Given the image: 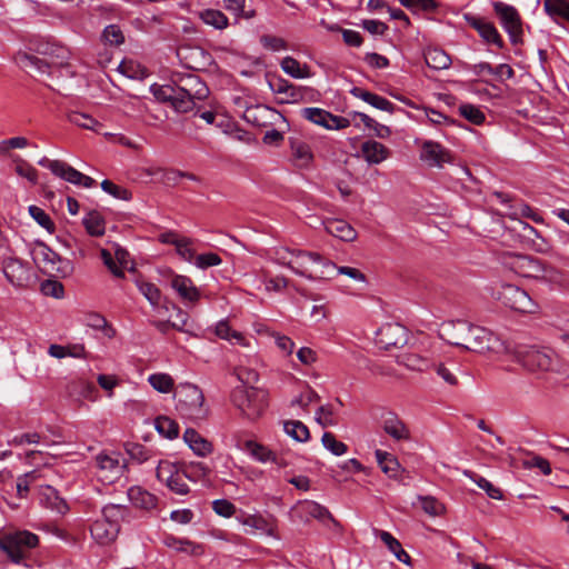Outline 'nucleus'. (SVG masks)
Listing matches in <instances>:
<instances>
[{
    "instance_id": "nucleus-18",
    "label": "nucleus",
    "mask_w": 569,
    "mask_h": 569,
    "mask_svg": "<svg viewBox=\"0 0 569 569\" xmlns=\"http://www.w3.org/2000/svg\"><path fill=\"white\" fill-rule=\"evenodd\" d=\"M381 428L396 441L409 440L410 431L405 422L395 413L389 412L381 420Z\"/></svg>"
},
{
    "instance_id": "nucleus-36",
    "label": "nucleus",
    "mask_w": 569,
    "mask_h": 569,
    "mask_svg": "<svg viewBox=\"0 0 569 569\" xmlns=\"http://www.w3.org/2000/svg\"><path fill=\"white\" fill-rule=\"evenodd\" d=\"M16 60L23 69H36L41 73H44L50 69V63L48 61L26 52L18 53Z\"/></svg>"
},
{
    "instance_id": "nucleus-58",
    "label": "nucleus",
    "mask_w": 569,
    "mask_h": 569,
    "mask_svg": "<svg viewBox=\"0 0 569 569\" xmlns=\"http://www.w3.org/2000/svg\"><path fill=\"white\" fill-rule=\"evenodd\" d=\"M154 98L161 102H170L172 104L177 88L171 86H157L153 84L150 88Z\"/></svg>"
},
{
    "instance_id": "nucleus-28",
    "label": "nucleus",
    "mask_w": 569,
    "mask_h": 569,
    "mask_svg": "<svg viewBox=\"0 0 569 569\" xmlns=\"http://www.w3.org/2000/svg\"><path fill=\"white\" fill-rule=\"evenodd\" d=\"M375 456L383 473H386L389 478H397L400 470V463L398 459L393 455L380 449L375 451Z\"/></svg>"
},
{
    "instance_id": "nucleus-40",
    "label": "nucleus",
    "mask_w": 569,
    "mask_h": 569,
    "mask_svg": "<svg viewBox=\"0 0 569 569\" xmlns=\"http://www.w3.org/2000/svg\"><path fill=\"white\" fill-rule=\"evenodd\" d=\"M157 431L168 439H173L179 433V426L168 417H158L154 421Z\"/></svg>"
},
{
    "instance_id": "nucleus-17",
    "label": "nucleus",
    "mask_w": 569,
    "mask_h": 569,
    "mask_svg": "<svg viewBox=\"0 0 569 569\" xmlns=\"http://www.w3.org/2000/svg\"><path fill=\"white\" fill-rule=\"evenodd\" d=\"M378 339L386 349L402 347L407 343L408 332L407 329L399 323H387L379 329Z\"/></svg>"
},
{
    "instance_id": "nucleus-14",
    "label": "nucleus",
    "mask_w": 569,
    "mask_h": 569,
    "mask_svg": "<svg viewBox=\"0 0 569 569\" xmlns=\"http://www.w3.org/2000/svg\"><path fill=\"white\" fill-rule=\"evenodd\" d=\"M293 512L296 517H298L301 521H309V519L313 518L321 522L332 521L336 522L332 518L330 511L321 506L320 503L312 500L299 501L293 507Z\"/></svg>"
},
{
    "instance_id": "nucleus-9",
    "label": "nucleus",
    "mask_w": 569,
    "mask_h": 569,
    "mask_svg": "<svg viewBox=\"0 0 569 569\" xmlns=\"http://www.w3.org/2000/svg\"><path fill=\"white\" fill-rule=\"evenodd\" d=\"M498 300H500L506 307L525 313L536 312L538 306L532 298L523 289L505 283L501 286L497 293Z\"/></svg>"
},
{
    "instance_id": "nucleus-49",
    "label": "nucleus",
    "mask_w": 569,
    "mask_h": 569,
    "mask_svg": "<svg viewBox=\"0 0 569 569\" xmlns=\"http://www.w3.org/2000/svg\"><path fill=\"white\" fill-rule=\"evenodd\" d=\"M68 120L78 127L94 130L96 126L99 124L98 121L92 118L90 114L71 111L68 113Z\"/></svg>"
},
{
    "instance_id": "nucleus-8",
    "label": "nucleus",
    "mask_w": 569,
    "mask_h": 569,
    "mask_svg": "<svg viewBox=\"0 0 569 569\" xmlns=\"http://www.w3.org/2000/svg\"><path fill=\"white\" fill-rule=\"evenodd\" d=\"M515 267L521 276L527 278L541 279L549 283L561 281V273L558 270L530 256L517 257Z\"/></svg>"
},
{
    "instance_id": "nucleus-19",
    "label": "nucleus",
    "mask_w": 569,
    "mask_h": 569,
    "mask_svg": "<svg viewBox=\"0 0 569 569\" xmlns=\"http://www.w3.org/2000/svg\"><path fill=\"white\" fill-rule=\"evenodd\" d=\"M2 269L7 280L13 286H22L28 280V268L17 258L4 259Z\"/></svg>"
},
{
    "instance_id": "nucleus-15",
    "label": "nucleus",
    "mask_w": 569,
    "mask_h": 569,
    "mask_svg": "<svg viewBox=\"0 0 569 569\" xmlns=\"http://www.w3.org/2000/svg\"><path fill=\"white\" fill-rule=\"evenodd\" d=\"M466 21L488 44H493L499 49L503 48V40L492 22L471 14H466Z\"/></svg>"
},
{
    "instance_id": "nucleus-21",
    "label": "nucleus",
    "mask_w": 569,
    "mask_h": 569,
    "mask_svg": "<svg viewBox=\"0 0 569 569\" xmlns=\"http://www.w3.org/2000/svg\"><path fill=\"white\" fill-rule=\"evenodd\" d=\"M178 87L194 100H204L209 96L207 84L194 74H187L182 77Z\"/></svg>"
},
{
    "instance_id": "nucleus-10",
    "label": "nucleus",
    "mask_w": 569,
    "mask_h": 569,
    "mask_svg": "<svg viewBox=\"0 0 569 569\" xmlns=\"http://www.w3.org/2000/svg\"><path fill=\"white\" fill-rule=\"evenodd\" d=\"M493 10L500 24L508 33L511 43L519 44L522 42V22L518 10L505 2H493Z\"/></svg>"
},
{
    "instance_id": "nucleus-26",
    "label": "nucleus",
    "mask_w": 569,
    "mask_h": 569,
    "mask_svg": "<svg viewBox=\"0 0 569 569\" xmlns=\"http://www.w3.org/2000/svg\"><path fill=\"white\" fill-rule=\"evenodd\" d=\"M325 229L331 236L343 241H353L357 238V231L353 227L341 219H329L325 221Z\"/></svg>"
},
{
    "instance_id": "nucleus-27",
    "label": "nucleus",
    "mask_w": 569,
    "mask_h": 569,
    "mask_svg": "<svg viewBox=\"0 0 569 569\" xmlns=\"http://www.w3.org/2000/svg\"><path fill=\"white\" fill-rule=\"evenodd\" d=\"M162 543L166 547L176 550L177 552H183L193 556L202 553V548L200 545H197L188 539L174 537L173 535H164L162 537Z\"/></svg>"
},
{
    "instance_id": "nucleus-31",
    "label": "nucleus",
    "mask_w": 569,
    "mask_h": 569,
    "mask_svg": "<svg viewBox=\"0 0 569 569\" xmlns=\"http://www.w3.org/2000/svg\"><path fill=\"white\" fill-rule=\"evenodd\" d=\"M281 69L291 78L306 79L311 77L310 69L307 64H301L297 59L292 57H284L281 60Z\"/></svg>"
},
{
    "instance_id": "nucleus-6",
    "label": "nucleus",
    "mask_w": 569,
    "mask_h": 569,
    "mask_svg": "<svg viewBox=\"0 0 569 569\" xmlns=\"http://www.w3.org/2000/svg\"><path fill=\"white\" fill-rule=\"evenodd\" d=\"M39 543V537L28 530L4 532L0 538V550L3 551L13 563H21L27 552Z\"/></svg>"
},
{
    "instance_id": "nucleus-39",
    "label": "nucleus",
    "mask_w": 569,
    "mask_h": 569,
    "mask_svg": "<svg viewBox=\"0 0 569 569\" xmlns=\"http://www.w3.org/2000/svg\"><path fill=\"white\" fill-rule=\"evenodd\" d=\"M465 475L470 478L480 489L485 490L488 497L491 499L500 500L502 499V492L499 488L495 487L489 480L486 478L466 470Z\"/></svg>"
},
{
    "instance_id": "nucleus-60",
    "label": "nucleus",
    "mask_w": 569,
    "mask_h": 569,
    "mask_svg": "<svg viewBox=\"0 0 569 569\" xmlns=\"http://www.w3.org/2000/svg\"><path fill=\"white\" fill-rule=\"evenodd\" d=\"M269 111L268 108L262 106H256L247 108L243 113V119L253 126L261 127L264 122L261 120V114L267 113Z\"/></svg>"
},
{
    "instance_id": "nucleus-47",
    "label": "nucleus",
    "mask_w": 569,
    "mask_h": 569,
    "mask_svg": "<svg viewBox=\"0 0 569 569\" xmlns=\"http://www.w3.org/2000/svg\"><path fill=\"white\" fill-rule=\"evenodd\" d=\"M179 472V468L168 460H160L156 469L158 480L164 483H168Z\"/></svg>"
},
{
    "instance_id": "nucleus-24",
    "label": "nucleus",
    "mask_w": 569,
    "mask_h": 569,
    "mask_svg": "<svg viewBox=\"0 0 569 569\" xmlns=\"http://www.w3.org/2000/svg\"><path fill=\"white\" fill-rule=\"evenodd\" d=\"M183 440L189 448L199 457H207L213 450V446L210 441L203 438L194 429L188 428L183 433Z\"/></svg>"
},
{
    "instance_id": "nucleus-42",
    "label": "nucleus",
    "mask_w": 569,
    "mask_h": 569,
    "mask_svg": "<svg viewBox=\"0 0 569 569\" xmlns=\"http://www.w3.org/2000/svg\"><path fill=\"white\" fill-rule=\"evenodd\" d=\"M137 287L152 307H158L160 305L161 291L156 284L138 280Z\"/></svg>"
},
{
    "instance_id": "nucleus-16",
    "label": "nucleus",
    "mask_w": 569,
    "mask_h": 569,
    "mask_svg": "<svg viewBox=\"0 0 569 569\" xmlns=\"http://www.w3.org/2000/svg\"><path fill=\"white\" fill-rule=\"evenodd\" d=\"M420 159L430 167H442L443 163L451 162L452 160L448 149L431 140L422 143Z\"/></svg>"
},
{
    "instance_id": "nucleus-61",
    "label": "nucleus",
    "mask_w": 569,
    "mask_h": 569,
    "mask_svg": "<svg viewBox=\"0 0 569 569\" xmlns=\"http://www.w3.org/2000/svg\"><path fill=\"white\" fill-rule=\"evenodd\" d=\"M319 400L318 393L311 388L307 387L301 393L291 401V406H299L302 409H307L309 405Z\"/></svg>"
},
{
    "instance_id": "nucleus-51",
    "label": "nucleus",
    "mask_w": 569,
    "mask_h": 569,
    "mask_svg": "<svg viewBox=\"0 0 569 569\" xmlns=\"http://www.w3.org/2000/svg\"><path fill=\"white\" fill-rule=\"evenodd\" d=\"M101 189L104 192L111 194L116 199L128 201V200H130L132 198V194H131V192L128 189H126V188H123L121 186H118V184H116L112 181L107 180V179L101 182Z\"/></svg>"
},
{
    "instance_id": "nucleus-44",
    "label": "nucleus",
    "mask_w": 569,
    "mask_h": 569,
    "mask_svg": "<svg viewBox=\"0 0 569 569\" xmlns=\"http://www.w3.org/2000/svg\"><path fill=\"white\" fill-rule=\"evenodd\" d=\"M149 383L159 392L168 393L173 389V379L168 373H153L148 378Z\"/></svg>"
},
{
    "instance_id": "nucleus-33",
    "label": "nucleus",
    "mask_w": 569,
    "mask_h": 569,
    "mask_svg": "<svg viewBox=\"0 0 569 569\" xmlns=\"http://www.w3.org/2000/svg\"><path fill=\"white\" fill-rule=\"evenodd\" d=\"M214 332L220 339L234 341V343L242 347L249 346V341L246 337L241 332L232 330L227 320L219 321L216 326Z\"/></svg>"
},
{
    "instance_id": "nucleus-25",
    "label": "nucleus",
    "mask_w": 569,
    "mask_h": 569,
    "mask_svg": "<svg viewBox=\"0 0 569 569\" xmlns=\"http://www.w3.org/2000/svg\"><path fill=\"white\" fill-rule=\"evenodd\" d=\"M56 176L72 184L84 188H91L96 184L94 179L83 174L82 172L78 171L77 169H74L64 161H62L61 167L59 168Z\"/></svg>"
},
{
    "instance_id": "nucleus-54",
    "label": "nucleus",
    "mask_w": 569,
    "mask_h": 569,
    "mask_svg": "<svg viewBox=\"0 0 569 569\" xmlns=\"http://www.w3.org/2000/svg\"><path fill=\"white\" fill-rule=\"evenodd\" d=\"M222 262V259L218 253L214 252H206L201 254H197L193 264L202 270H206L210 267L219 266Z\"/></svg>"
},
{
    "instance_id": "nucleus-34",
    "label": "nucleus",
    "mask_w": 569,
    "mask_h": 569,
    "mask_svg": "<svg viewBox=\"0 0 569 569\" xmlns=\"http://www.w3.org/2000/svg\"><path fill=\"white\" fill-rule=\"evenodd\" d=\"M87 232L92 237H101L106 231V221L103 217L97 212H89L82 220Z\"/></svg>"
},
{
    "instance_id": "nucleus-22",
    "label": "nucleus",
    "mask_w": 569,
    "mask_h": 569,
    "mask_svg": "<svg viewBox=\"0 0 569 569\" xmlns=\"http://www.w3.org/2000/svg\"><path fill=\"white\" fill-rule=\"evenodd\" d=\"M350 93L353 97L359 98L362 101L369 103L370 106H372L376 109H379V110H382V111H386L389 113H393L396 110V106L391 101H389L385 97L372 93L362 88L355 87L350 90Z\"/></svg>"
},
{
    "instance_id": "nucleus-55",
    "label": "nucleus",
    "mask_w": 569,
    "mask_h": 569,
    "mask_svg": "<svg viewBox=\"0 0 569 569\" xmlns=\"http://www.w3.org/2000/svg\"><path fill=\"white\" fill-rule=\"evenodd\" d=\"M183 472L188 479L196 481L204 478L210 472V469L202 462H191L184 467Z\"/></svg>"
},
{
    "instance_id": "nucleus-43",
    "label": "nucleus",
    "mask_w": 569,
    "mask_h": 569,
    "mask_svg": "<svg viewBox=\"0 0 569 569\" xmlns=\"http://www.w3.org/2000/svg\"><path fill=\"white\" fill-rule=\"evenodd\" d=\"M171 106L177 112L187 113L193 110L196 103L192 97L184 93L179 87H177V92Z\"/></svg>"
},
{
    "instance_id": "nucleus-4",
    "label": "nucleus",
    "mask_w": 569,
    "mask_h": 569,
    "mask_svg": "<svg viewBox=\"0 0 569 569\" xmlns=\"http://www.w3.org/2000/svg\"><path fill=\"white\" fill-rule=\"evenodd\" d=\"M177 399L176 409L179 415L188 420L199 422L207 419L209 409L204 405L202 391L192 383H180L174 392Z\"/></svg>"
},
{
    "instance_id": "nucleus-56",
    "label": "nucleus",
    "mask_w": 569,
    "mask_h": 569,
    "mask_svg": "<svg viewBox=\"0 0 569 569\" xmlns=\"http://www.w3.org/2000/svg\"><path fill=\"white\" fill-rule=\"evenodd\" d=\"M177 253L186 261L193 263L196 251L192 248V240L182 237L176 246Z\"/></svg>"
},
{
    "instance_id": "nucleus-53",
    "label": "nucleus",
    "mask_w": 569,
    "mask_h": 569,
    "mask_svg": "<svg viewBox=\"0 0 569 569\" xmlns=\"http://www.w3.org/2000/svg\"><path fill=\"white\" fill-rule=\"evenodd\" d=\"M402 363L411 370L427 371L431 369L432 362L419 355H407L403 357Z\"/></svg>"
},
{
    "instance_id": "nucleus-38",
    "label": "nucleus",
    "mask_w": 569,
    "mask_h": 569,
    "mask_svg": "<svg viewBox=\"0 0 569 569\" xmlns=\"http://www.w3.org/2000/svg\"><path fill=\"white\" fill-rule=\"evenodd\" d=\"M200 19L208 26H212L216 29L222 30L228 27V17L214 9H207L200 12Z\"/></svg>"
},
{
    "instance_id": "nucleus-37",
    "label": "nucleus",
    "mask_w": 569,
    "mask_h": 569,
    "mask_svg": "<svg viewBox=\"0 0 569 569\" xmlns=\"http://www.w3.org/2000/svg\"><path fill=\"white\" fill-rule=\"evenodd\" d=\"M284 432L299 442H306L310 432L308 427L299 420H288L283 423Z\"/></svg>"
},
{
    "instance_id": "nucleus-13",
    "label": "nucleus",
    "mask_w": 569,
    "mask_h": 569,
    "mask_svg": "<svg viewBox=\"0 0 569 569\" xmlns=\"http://www.w3.org/2000/svg\"><path fill=\"white\" fill-rule=\"evenodd\" d=\"M170 286L177 292V295L183 301V303L188 307L196 306L201 298L200 290L196 287L193 281L187 276H172L170 280Z\"/></svg>"
},
{
    "instance_id": "nucleus-3",
    "label": "nucleus",
    "mask_w": 569,
    "mask_h": 569,
    "mask_svg": "<svg viewBox=\"0 0 569 569\" xmlns=\"http://www.w3.org/2000/svg\"><path fill=\"white\" fill-rule=\"evenodd\" d=\"M236 375L242 385L236 387L231 392L232 403L240 410L241 415L250 420L259 418L266 408L264 393L247 385L254 382L258 375L253 370L237 369Z\"/></svg>"
},
{
    "instance_id": "nucleus-32",
    "label": "nucleus",
    "mask_w": 569,
    "mask_h": 569,
    "mask_svg": "<svg viewBox=\"0 0 569 569\" xmlns=\"http://www.w3.org/2000/svg\"><path fill=\"white\" fill-rule=\"evenodd\" d=\"M128 496L131 502L141 509L151 510L157 506L156 496L139 487L130 488Z\"/></svg>"
},
{
    "instance_id": "nucleus-30",
    "label": "nucleus",
    "mask_w": 569,
    "mask_h": 569,
    "mask_svg": "<svg viewBox=\"0 0 569 569\" xmlns=\"http://www.w3.org/2000/svg\"><path fill=\"white\" fill-rule=\"evenodd\" d=\"M246 449L249 455L257 461L266 463L273 462L278 463L277 455L270 450L268 447L258 443L256 441L249 440L246 442Z\"/></svg>"
},
{
    "instance_id": "nucleus-57",
    "label": "nucleus",
    "mask_w": 569,
    "mask_h": 569,
    "mask_svg": "<svg viewBox=\"0 0 569 569\" xmlns=\"http://www.w3.org/2000/svg\"><path fill=\"white\" fill-rule=\"evenodd\" d=\"M39 477V473L37 470H32L30 472H27L22 476H20L17 479V491L18 496L20 498H23L29 492L30 485L36 481Z\"/></svg>"
},
{
    "instance_id": "nucleus-35",
    "label": "nucleus",
    "mask_w": 569,
    "mask_h": 569,
    "mask_svg": "<svg viewBox=\"0 0 569 569\" xmlns=\"http://www.w3.org/2000/svg\"><path fill=\"white\" fill-rule=\"evenodd\" d=\"M545 11L556 21L558 19L566 20L569 17V2L567 0H545Z\"/></svg>"
},
{
    "instance_id": "nucleus-23",
    "label": "nucleus",
    "mask_w": 569,
    "mask_h": 569,
    "mask_svg": "<svg viewBox=\"0 0 569 569\" xmlns=\"http://www.w3.org/2000/svg\"><path fill=\"white\" fill-rule=\"evenodd\" d=\"M289 143L295 164L299 168H308L313 161L310 146L298 138H290Z\"/></svg>"
},
{
    "instance_id": "nucleus-12",
    "label": "nucleus",
    "mask_w": 569,
    "mask_h": 569,
    "mask_svg": "<svg viewBox=\"0 0 569 569\" xmlns=\"http://www.w3.org/2000/svg\"><path fill=\"white\" fill-rule=\"evenodd\" d=\"M301 114L310 122L321 126L326 129H345L350 126L347 118L335 116L329 111L320 108H303Z\"/></svg>"
},
{
    "instance_id": "nucleus-59",
    "label": "nucleus",
    "mask_w": 569,
    "mask_h": 569,
    "mask_svg": "<svg viewBox=\"0 0 569 569\" xmlns=\"http://www.w3.org/2000/svg\"><path fill=\"white\" fill-rule=\"evenodd\" d=\"M260 43L262 47L270 51H281L288 48L286 40L280 37L263 34L260 37Z\"/></svg>"
},
{
    "instance_id": "nucleus-20",
    "label": "nucleus",
    "mask_w": 569,
    "mask_h": 569,
    "mask_svg": "<svg viewBox=\"0 0 569 569\" xmlns=\"http://www.w3.org/2000/svg\"><path fill=\"white\" fill-rule=\"evenodd\" d=\"M361 153L369 164H379L390 157V150L376 140H367L361 144Z\"/></svg>"
},
{
    "instance_id": "nucleus-41",
    "label": "nucleus",
    "mask_w": 569,
    "mask_h": 569,
    "mask_svg": "<svg viewBox=\"0 0 569 569\" xmlns=\"http://www.w3.org/2000/svg\"><path fill=\"white\" fill-rule=\"evenodd\" d=\"M421 509L431 517L441 516L445 512V506L432 496H418Z\"/></svg>"
},
{
    "instance_id": "nucleus-1",
    "label": "nucleus",
    "mask_w": 569,
    "mask_h": 569,
    "mask_svg": "<svg viewBox=\"0 0 569 569\" xmlns=\"http://www.w3.org/2000/svg\"><path fill=\"white\" fill-rule=\"evenodd\" d=\"M276 260L290 268L295 273L308 279L323 278L333 271L336 264L316 252L280 248L276 251Z\"/></svg>"
},
{
    "instance_id": "nucleus-2",
    "label": "nucleus",
    "mask_w": 569,
    "mask_h": 569,
    "mask_svg": "<svg viewBox=\"0 0 569 569\" xmlns=\"http://www.w3.org/2000/svg\"><path fill=\"white\" fill-rule=\"evenodd\" d=\"M453 328L457 331V337L450 341L453 346L479 353L509 352V347L506 342L483 327L472 326L466 321H458Z\"/></svg>"
},
{
    "instance_id": "nucleus-11",
    "label": "nucleus",
    "mask_w": 569,
    "mask_h": 569,
    "mask_svg": "<svg viewBox=\"0 0 569 569\" xmlns=\"http://www.w3.org/2000/svg\"><path fill=\"white\" fill-rule=\"evenodd\" d=\"M97 467L100 470V477L106 482H113L123 475L126 461L118 452L99 453L96 457Z\"/></svg>"
},
{
    "instance_id": "nucleus-7",
    "label": "nucleus",
    "mask_w": 569,
    "mask_h": 569,
    "mask_svg": "<svg viewBox=\"0 0 569 569\" xmlns=\"http://www.w3.org/2000/svg\"><path fill=\"white\" fill-rule=\"evenodd\" d=\"M121 509L119 506L109 505L102 509V518L96 520L91 527L90 532L92 538L100 545L112 542L120 531Z\"/></svg>"
},
{
    "instance_id": "nucleus-5",
    "label": "nucleus",
    "mask_w": 569,
    "mask_h": 569,
    "mask_svg": "<svg viewBox=\"0 0 569 569\" xmlns=\"http://www.w3.org/2000/svg\"><path fill=\"white\" fill-rule=\"evenodd\" d=\"M515 360L523 368L532 372L552 371L558 365L555 353L545 348H537L535 346H517L512 351Z\"/></svg>"
},
{
    "instance_id": "nucleus-46",
    "label": "nucleus",
    "mask_w": 569,
    "mask_h": 569,
    "mask_svg": "<svg viewBox=\"0 0 569 569\" xmlns=\"http://www.w3.org/2000/svg\"><path fill=\"white\" fill-rule=\"evenodd\" d=\"M28 210L30 216L48 232L53 233L56 231L54 222L43 209L37 206H30Z\"/></svg>"
},
{
    "instance_id": "nucleus-48",
    "label": "nucleus",
    "mask_w": 569,
    "mask_h": 569,
    "mask_svg": "<svg viewBox=\"0 0 569 569\" xmlns=\"http://www.w3.org/2000/svg\"><path fill=\"white\" fill-rule=\"evenodd\" d=\"M460 114L473 124H481L485 122V113L476 106L465 103L459 107Z\"/></svg>"
},
{
    "instance_id": "nucleus-62",
    "label": "nucleus",
    "mask_w": 569,
    "mask_h": 569,
    "mask_svg": "<svg viewBox=\"0 0 569 569\" xmlns=\"http://www.w3.org/2000/svg\"><path fill=\"white\" fill-rule=\"evenodd\" d=\"M51 271L56 272L58 276L66 278L72 274L73 272V263L71 260L67 258H62L58 256V259L50 267Z\"/></svg>"
},
{
    "instance_id": "nucleus-52",
    "label": "nucleus",
    "mask_w": 569,
    "mask_h": 569,
    "mask_svg": "<svg viewBox=\"0 0 569 569\" xmlns=\"http://www.w3.org/2000/svg\"><path fill=\"white\" fill-rule=\"evenodd\" d=\"M316 421L323 428L333 427L338 423L332 407L320 406L316 412Z\"/></svg>"
},
{
    "instance_id": "nucleus-64",
    "label": "nucleus",
    "mask_w": 569,
    "mask_h": 569,
    "mask_svg": "<svg viewBox=\"0 0 569 569\" xmlns=\"http://www.w3.org/2000/svg\"><path fill=\"white\" fill-rule=\"evenodd\" d=\"M16 172L20 177L28 179L31 183H37L38 181V171L24 160H20L16 166Z\"/></svg>"
},
{
    "instance_id": "nucleus-50",
    "label": "nucleus",
    "mask_w": 569,
    "mask_h": 569,
    "mask_svg": "<svg viewBox=\"0 0 569 569\" xmlns=\"http://www.w3.org/2000/svg\"><path fill=\"white\" fill-rule=\"evenodd\" d=\"M102 40L110 46H120L124 42V36L117 24H109L102 32Z\"/></svg>"
},
{
    "instance_id": "nucleus-45",
    "label": "nucleus",
    "mask_w": 569,
    "mask_h": 569,
    "mask_svg": "<svg viewBox=\"0 0 569 569\" xmlns=\"http://www.w3.org/2000/svg\"><path fill=\"white\" fill-rule=\"evenodd\" d=\"M322 446L335 456H342L348 451V446L337 440L331 432H325L321 438Z\"/></svg>"
},
{
    "instance_id": "nucleus-63",
    "label": "nucleus",
    "mask_w": 569,
    "mask_h": 569,
    "mask_svg": "<svg viewBox=\"0 0 569 569\" xmlns=\"http://www.w3.org/2000/svg\"><path fill=\"white\" fill-rule=\"evenodd\" d=\"M243 525L251 530H259L271 535V528H269L268 521L261 516H248L243 520Z\"/></svg>"
},
{
    "instance_id": "nucleus-29",
    "label": "nucleus",
    "mask_w": 569,
    "mask_h": 569,
    "mask_svg": "<svg viewBox=\"0 0 569 569\" xmlns=\"http://www.w3.org/2000/svg\"><path fill=\"white\" fill-rule=\"evenodd\" d=\"M427 66L435 70H443L450 67L451 58L442 49L430 48L425 52Z\"/></svg>"
}]
</instances>
